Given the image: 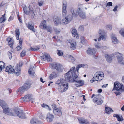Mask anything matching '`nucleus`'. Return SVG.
Segmentation results:
<instances>
[{
  "label": "nucleus",
  "instance_id": "1",
  "mask_svg": "<svg viewBox=\"0 0 124 124\" xmlns=\"http://www.w3.org/2000/svg\"><path fill=\"white\" fill-rule=\"evenodd\" d=\"M124 90V86L123 85L118 82H115L114 83V87L113 91L116 90L117 91L114 92L116 96L120 95L121 92Z\"/></svg>",
  "mask_w": 124,
  "mask_h": 124
},
{
  "label": "nucleus",
  "instance_id": "2",
  "mask_svg": "<svg viewBox=\"0 0 124 124\" xmlns=\"http://www.w3.org/2000/svg\"><path fill=\"white\" fill-rule=\"evenodd\" d=\"M0 106L3 108L4 113L9 115H14V114L12 112L11 109L8 107L6 103L4 101H0Z\"/></svg>",
  "mask_w": 124,
  "mask_h": 124
},
{
  "label": "nucleus",
  "instance_id": "3",
  "mask_svg": "<svg viewBox=\"0 0 124 124\" xmlns=\"http://www.w3.org/2000/svg\"><path fill=\"white\" fill-rule=\"evenodd\" d=\"M83 8L84 4H79L78 6V8L76 12H74V9L72 8H70V11L72 16L74 17H76L78 15L83 12L82 10Z\"/></svg>",
  "mask_w": 124,
  "mask_h": 124
},
{
  "label": "nucleus",
  "instance_id": "4",
  "mask_svg": "<svg viewBox=\"0 0 124 124\" xmlns=\"http://www.w3.org/2000/svg\"><path fill=\"white\" fill-rule=\"evenodd\" d=\"M31 84L30 82H27L23 86L20 87L18 90V93H23L26 90H27L30 88Z\"/></svg>",
  "mask_w": 124,
  "mask_h": 124
},
{
  "label": "nucleus",
  "instance_id": "5",
  "mask_svg": "<svg viewBox=\"0 0 124 124\" xmlns=\"http://www.w3.org/2000/svg\"><path fill=\"white\" fill-rule=\"evenodd\" d=\"M74 79L73 81L76 82L75 85L77 87L81 86L83 85L84 83V81L79 79V77L78 76V74H74Z\"/></svg>",
  "mask_w": 124,
  "mask_h": 124
},
{
  "label": "nucleus",
  "instance_id": "6",
  "mask_svg": "<svg viewBox=\"0 0 124 124\" xmlns=\"http://www.w3.org/2000/svg\"><path fill=\"white\" fill-rule=\"evenodd\" d=\"M73 73H70V72H68L65 75V81L73 82L74 78Z\"/></svg>",
  "mask_w": 124,
  "mask_h": 124
},
{
  "label": "nucleus",
  "instance_id": "7",
  "mask_svg": "<svg viewBox=\"0 0 124 124\" xmlns=\"http://www.w3.org/2000/svg\"><path fill=\"white\" fill-rule=\"evenodd\" d=\"M113 56H116L118 62L121 64L124 65V61L123 60V58L122 57L123 54L117 52L114 54Z\"/></svg>",
  "mask_w": 124,
  "mask_h": 124
},
{
  "label": "nucleus",
  "instance_id": "8",
  "mask_svg": "<svg viewBox=\"0 0 124 124\" xmlns=\"http://www.w3.org/2000/svg\"><path fill=\"white\" fill-rule=\"evenodd\" d=\"M68 84H67L58 86V91L60 93H62L66 91L68 88Z\"/></svg>",
  "mask_w": 124,
  "mask_h": 124
},
{
  "label": "nucleus",
  "instance_id": "9",
  "mask_svg": "<svg viewBox=\"0 0 124 124\" xmlns=\"http://www.w3.org/2000/svg\"><path fill=\"white\" fill-rule=\"evenodd\" d=\"M15 113L17 115V116L22 119H24L26 117L25 115V114L23 113V110H22L20 111L15 110Z\"/></svg>",
  "mask_w": 124,
  "mask_h": 124
},
{
  "label": "nucleus",
  "instance_id": "10",
  "mask_svg": "<svg viewBox=\"0 0 124 124\" xmlns=\"http://www.w3.org/2000/svg\"><path fill=\"white\" fill-rule=\"evenodd\" d=\"M22 64L20 63L19 64H17L16 66L15 69H14V73L16 74L17 76H18L20 74L21 71L20 67L22 66Z\"/></svg>",
  "mask_w": 124,
  "mask_h": 124
},
{
  "label": "nucleus",
  "instance_id": "11",
  "mask_svg": "<svg viewBox=\"0 0 124 124\" xmlns=\"http://www.w3.org/2000/svg\"><path fill=\"white\" fill-rule=\"evenodd\" d=\"M52 66L58 72H61L63 71V67L62 65L57 63L55 64H53Z\"/></svg>",
  "mask_w": 124,
  "mask_h": 124
},
{
  "label": "nucleus",
  "instance_id": "12",
  "mask_svg": "<svg viewBox=\"0 0 124 124\" xmlns=\"http://www.w3.org/2000/svg\"><path fill=\"white\" fill-rule=\"evenodd\" d=\"M32 95L31 94H29L21 98L22 101H27L28 100L33 101L34 99L32 98Z\"/></svg>",
  "mask_w": 124,
  "mask_h": 124
},
{
  "label": "nucleus",
  "instance_id": "13",
  "mask_svg": "<svg viewBox=\"0 0 124 124\" xmlns=\"http://www.w3.org/2000/svg\"><path fill=\"white\" fill-rule=\"evenodd\" d=\"M96 50L95 48H88L86 52L87 54L88 55H92L93 54L94 55L96 54Z\"/></svg>",
  "mask_w": 124,
  "mask_h": 124
},
{
  "label": "nucleus",
  "instance_id": "14",
  "mask_svg": "<svg viewBox=\"0 0 124 124\" xmlns=\"http://www.w3.org/2000/svg\"><path fill=\"white\" fill-rule=\"evenodd\" d=\"M70 44L71 49L74 50L75 49L76 47V42L73 40H70L68 42Z\"/></svg>",
  "mask_w": 124,
  "mask_h": 124
},
{
  "label": "nucleus",
  "instance_id": "15",
  "mask_svg": "<svg viewBox=\"0 0 124 124\" xmlns=\"http://www.w3.org/2000/svg\"><path fill=\"white\" fill-rule=\"evenodd\" d=\"M96 97L97 101H98L99 99H100L99 102L98 101L97 102V104L98 105H99L101 104L103 102V97L100 94L97 95L96 96Z\"/></svg>",
  "mask_w": 124,
  "mask_h": 124
},
{
  "label": "nucleus",
  "instance_id": "16",
  "mask_svg": "<svg viewBox=\"0 0 124 124\" xmlns=\"http://www.w3.org/2000/svg\"><path fill=\"white\" fill-rule=\"evenodd\" d=\"M54 118V116L50 113H48L47 115L46 119L47 121L51 122L53 121Z\"/></svg>",
  "mask_w": 124,
  "mask_h": 124
},
{
  "label": "nucleus",
  "instance_id": "17",
  "mask_svg": "<svg viewBox=\"0 0 124 124\" xmlns=\"http://www.w3.org/2000/svg\"><path fill=\"white\" fill-rule=\"evenodd\" d=\"M67 5L66 3L65 4L63 3L62 6V16H65L67 14L66 10V7Z\"/></svg>",
  "mask_w": 124,
  "mask_h": 124
},
{
  "label": "nucleus",
  "instance_id": "18",
  "mask_svg": "<svg viewBox=\"0 0 124 124\" xmlns=\"http://www.w3.org/2000/svg\"><path fill=\"white\" fill-rule=\"evenodd\" d=\"M78 119L80 124H89L87 121L84 118H80Z\"/></svg>",
  "mask_w": 124,
  "mask_h": 124
},
{
  "label": "nucleus",
  "instance_id": "19",
  "mask_svg": "<svg viewBox=\"0 0 124 124\" xmlns=\"http://www.w3.org/2000/svg\"><path fill=\"white\" fill-rule=\"evenodd\" d=\"M56 84L58 85H61L66 84V82L64 79H60L58 80L56 82Z\"/></svg>",
  "mask_w": 124,
  "mask_h": 124
},
{
  "label": "nucleus",
  "instance_id": "20",
  "mask_svg": "<svg viewBox=\"0 0 124 124\" xmlns=\"http://www.w3.org/2000/svg\"><path fill=\"white\" fill-rule=\"evenodd\" d=\"M35 69V68L33 67L32 68H31L29 69L28 71L30 75L32 78L34 77V76Z\"/></svg>",
  "mask_w": 124,
  "mask_h": 124
},
{
  "label": "nucleus",
  "instance_id": "21",
  "mask_svg": "<svg viewBox=\"0 0 124 124\" xmlns=\"http://www.w3.org/2000/svg\"><path fill=\"white\" fill-rule=\"evenodd\" d=\"M113 55H114V54H112L111 55H108L106 54L105 55V56L107 61L109 62H111L112 61V57H113Z\"/></svg>",
  "mask_w": 124,
  "mask_h": 124
},
{
  "label": "nucleus",
  "instance_id": "22",
  "mask_svg": "<svg viewBox=\"0 0 124 124\" xmlns=\"http://www.w3.org/2000/svg\"><path fill=\"white\" fill-rule=\"evenodd\" d=\"M5 71L8 72V73H14V69L11 66H7L6 68Z\"/></svg>",
  "mask_w": 124,
  "mask_h": 124
},
{
  "label": "nucleus",
  "instance_id": "23",
  "mask_svg": "<svg viewBox=\"0 0 124 124\" xmlns=\"http://www.w3.org/2000/svg\"><path fill=\"white\" fill-rule=\"evenodd\" d=\"M97 75L99 76L100 81L102 80L104 76V75L103 72L101 71H99L96 73Z\"/></svg>",
  "mask_w": 124,
  "mask_h": 124
},
{
  "label": "nucleus",
  "instance_id": "24",
  "mask_svg": "<svg viewBox=\"0 0 124 124\" xmlns=\"http://www.w3.org/2000/svg\"><path fill=\"white\" fill-rule=\"evenodd\" d=\"M47 26L46 21L45 20L42 21L39 25L41 28L44 29H46Z\"/></svg>",
  "mask_w": 124,
  "mask_h": 124
},
{
  "label": "nucleus",
  "instance_id": "25",
  "mask_svg": "<svg viewBox=\"0 0 124 124\" xmlns=\"http://www.w3.org/2000/svg\"><path fill=\"white\" fill-rule=\"evenodd\" d=\"M111 36L113 43L115 44H117L118 42V41L115 35L114 34H112L111 35Z\"/></svg>",
  "mask_w": 124,
  "mask_h": 124
},
{
  "label": "nucleus",
  "instance_id": "26",
  "mask_svg": "<svg viewBox=\"0 0 124 124\" xmlns=\"http://www.w3.org/2000/svg\"><path fill=\"white\" fill-rule=\"evenodd\" d=\"M29 8L30 10L29 13H30L32 17L33 18H34L35 16V11L32 8H31L30 6H29Z\"/></svg>",
  "mask_w": 124,
  "mask_h": 124
},
{
  "label": "nucleus",
  "instance_id": "27",
  "mask_svg": "<svg viewBox=\"0 0 124 124\" xmlns=\"http://www.w3.org/2000/svg\"><path fill=\"white\" fill-rule=\"evenodd\" d=\"M53 112L55 114L57 115L60 116L62 115L61 111L58 108H57L55 110H54Z\"/></svg>",
  "mask_w": 124,
  "mask_h": 124
},
{
  "label": "nucleus",
  "instance_id": "28",
  "mask_svg": "<svg viewBox=\"0 0 124 124\" xmlns=\"http://www.w3.org/2000/svg\"><path fill=\"white\" fill-rule=\"evenodd\" d=\"M98 80L100 81L99 77V76H97V74L95 73L94 74L93 77L91 80L90 81L91 83H92L94 81H98Z\"/></svg>",
  "mask_w": 124,
  "mask_h": 124
},
{
  "label": "nucleus",
  "instance_id": "29",
  "mask_svg": "<svg viewBox=\"0 0 124 124\" xmlns=\"http://www.w3.org/2000/svg\"><path fill=\"white\" fill-rule=\"evenodd\" d=\"M72 33L73 37L77 39L78 38V35L77 33V31L75 29H73L72 31Z\"/></svg>",
  "mask_w": 124,
  "mask_h": 124
},
{
  "label": "nucleus",
  "instance_id": "30",
  "mask_svg": "<svg viewBox=\"0 0 124 124\" xmlns=\"http://www.w3.org/2000/svg\"><path fill=\"white\" fill-rule=\"evenodd\" d=\"M44 55L45 56L46 60H47L49 62H51L52 61V59L50 57V56L48 53H45Z\"/></svg>",
  "mask_w": 124,
  "mask_h": 124
},
{
  "label": "nucleus",
  "instance_id": "31",
  "mask_svg": "<svg viewBox=\"0 0 124 124\" xmlns=\"http://www.w3.org/2000/svg\"><path fill=\"white\" fill-rule=\"evenodd\" d=\"M54 24L55 25L57 26L61 23V19L58 17H56L54 20Z\"/></svg>",
  "mask_w": 124,
  "mask_h": 124
},
{
  "label": "nucleus",
  "instance_id": "32",
  "mask_svg": "<svg viewBox=\"0 0 124 124\" xmlns=\"http://www.w3.org/2000/svg\"><path fill=\"white\" fill-rule=\"evenodd\" d=\"M7 40H8V44L9 46L11 48H12L13 47V43L14 41L11 38H7Z\"/></svg>",
  "mask_w": 124,
  "mask_h": 124
},
{
  "label": "nucleus",
  "instance_id": "33",
  "mask_svg": "<svg viewBox=\"0 0 124 124\" xmlns=\"http://www.w3.org/2000/svg\"><path fill=\"white\" fill-rule=\"evenodd\" d=\"M57 76V74L55 72H53L49 77V79L51 80L53 78H56Z\"/></svg>",
  "mask_w": 124,
  "mask_h": 124
},
{
  "label": "nucleus",
  "instance_id": "34",
  "mask_svg": "<svg viewBox=\"0 0 124 124\" xmlns=\"http://www.w3.org/2000/svg\"><path fill=\"white\" fill-rule=\"evenodd\" d=\"M105 110L106 113L108 114H110L113 111L112 109L109 107H106Z\"/></svg>",
  "mask_w": 124,
  "mask_h": 124
},
{
  "label": "nucleus",
  "instance_id": "35",
  "mask_svg": "<svg viewBox=\"0 0 124 124\" xmlns=\"http://www.w3.org/2000/svg\"><path fill=\"white\" fill-rule=\"evenodd\" d=\"M70 22L67 19L66 17L64 18L62 20V23L63 24H67Z\"/></svg>",
  "mask_w": 124,
  "mask_h": 124
},
{
  "label": "nucleus",
  "instance_id": "36",
  "mask_svg": "<svg viewBox=\"0 0 124 124\" xmlns=\"http://www.w3.org/2000/svg\"><path fill=\"white\" fill-rule=\"evenodd\" d=\"M5 66V63L2 62H0V72L2 70V69L4 68Z\"/></svg>",
  "mask_w": 124,
  "mask_h": 124
},
{
  "label": "nucleus",
  "instance_id": "37",
  "mask_svg": "<svg viewBox=\"0 0 124 124\" xmlns=\"http://www.w3.org/2000/svg\"><path fill=\"white\" fill-rule=\"evenodd\" d=\"M16 37L17 40H18L19 39V37L20 35L19 30L18 29H16L15 31Z\"/></svg>",
  "mask_w": 124,
  "mask_h": 124
},
{
  "label": "nucleus",
  "instance_id": "38",
  "mask_svg": "<svg viewBox=\"0 0 124 124\" xmlns=\"http://www.w3.org/2000/svg\"><path fill=\"white\" fill-rule=\"evenodd\" d=\"M80 17L82 19H85L86 18V16L85 12H83L81 13L79 15Z\"/></svg>",
  "mask_w": 124,
  "mask_h": 124
},
{
  "label": "nucleus",
  "instance_id": "39",
  "mask_svg": "<svg viewBox=\"0 0 124 124\" xmlns=\"http://www.w3.org/2000/svg\"><path fill=\"white\" fill-rule=\"evenodd\" d=\"M65 17L70 22L73 19L72 16L71 14L68 15Z\"/></svg>",
  "mask_w": 124,
  "mask_h": 124
},
{
  "label": "nucleus",
  "instance_id": "40",
  "mask_svg": "<svg viewBox=\"0 0 124 124\" xmlns=\"http://www.w3.org/2000/svg\"><path fill=\"white\" fill-rule=\"evenodd\" d=\"M41 106L42 107L44 108L49 110H51V109L49 106L46 104L44 103L42 104H41Z\"/></svg>",
  "mask_w": 124,
  "mask_h": 124
},
{
  "label": "nucleus",
  "instance_id": "41",
  "mask_svg": "<svg viewBox=\"0 0 124 124\" xmlns=\"http://www.w3.org/2000/svg\"><path fill=\"white\" fill-rule=\"evenodd\" d=\"M23 9L24 10V13L27 15H28L29 14V12L28 10H27L28 9L27 8L26 6H25L23 8Z\"/></svg>",
  "mask_w": 124,
  "mask_h": 124
},
{
  "label": "nucleus",
  "instance_id": "42",
  "mask_svg": "<svg viewBox=\"0 0 124 124\" xmlns=\"http://www.w3.org/2000/svg\"><path fill=\"white\" fill-rule=\"evenodd\" d=\"M28 28L30 30L32 31L33 32H35V31H34V26H33L31 25L30 24H28L27 26Z\"/></svg>",
  "mask_w": 124,
  "mask_h": 124
},
{
  "label": "nucleus",
  "instance_id": "43",
  "mask_svg": "<svg viewBox=\"0 0 124 124\" xmlns=\"http://www.w3.org/2000/svg\"><path fill=\"white\" fill-rule=\"evenodd\" d=\"M75 67H73L70 69V70L69 72H70V73H73V75L74 77V74H76L75 72Z\"/></svg>",
  "mask_w": 124,
  "mask_h": 124
},
{
  "label": "nucleus",
  "instance_id": "44",
  "mask_svg": "<svg viewBox=\"0 0 124 124\" xmlns=\"http://www.w3.org/2000/svg\"><path fill=\"white\" fill-rule=\"evenodd\" d=\"M36 119L35 118H33L31 120V123L32 124H38L36 123Z\"/></svg>",
  "mask_w": 124,
  "mask_h": 124
},
{
  "label": "nucleus",
  "instance_id": "45",
  "mask_svg": "<svg viewBox=\"0 0 124 124\" xmlns=\"http://www.w3.org/2000/svg\"><path fill=\"white\" fill-rule=\"evenodd\" d=\"M46 29L47 31L50 33L52 32L53 31V29L52 27H51L49 26H47Z\"/></svg>",
  "mask_w": 124,
  "mask_h": 124
},
{
  "label": "nucleus",
  "instance_id": "46",
  "mask_svg": "<svg viewBox=\"0 0 124 124\" xmlns=\"http://www.w3.org/2000/svg\"><path fill=\"white\" fill-rule=\"evenodd\" d=\"M67 58L71 59V61L73 62L75 61V59L70 55H67Z\"/></svg>",
  "mask_w": 124,
  "mask_h": 124
},
{
  "label": "nucleus",
  "instance_id": "47",
  "mask_svg": "<svg viewBox=\"0 0 124 124\" xmlns=\"http://www.w3.org/2000/svg\"><path fill=\"white\" fill-rule=\"evenodd\" d=\"M40 49V48L38 47H36L34 48H30V50L31 51H37Z\"/></svg>",
  "mask_w": 124,
  "mask_h": 124
},
{
  "label": "nucleus",
  "instance_id": "48",
  "mask_svg": "<svg viewBox=\"0 0 124 124\" xmlns=\"http://www.w3.org/2000/svg\"><path fill=\"white\" fill-rule=\"evenodd\" d=\"M116 118H117V119L118 121H123L124 120L122 116H120L118 115L117 116Z\"/></svg>",
  "mask_w": 124,
  "mask_h": 124
},
{
  "label": "nucleus",
  "instance_id": "49",
  "mask_svg": "<svg viewBox=\"0 0 124 124\" xmlns=\"http://www.w3.org/2000/svg\"><path fill=\"white\" fill-rule=\"evenodd\" d=\"M83 65L82 64H79L76 67V70L77 71L78 73V70L79 68L83 66Z\"/></svg>",
  "mask_w": 124,
  "mask_h": 124
},
{
  "label": "nucleus",
  "instance_id": "50",
  "mask_svg": "<svg viewBox=\"0 0 124 124\" xmlns=\"http://www.w3.org/2000/svg\"><path fill=\"white\" fill-rule=\"evenodd\" d=\"M119 32L121 35L124 37V29H121Z\"/></svg>",
  "mask_w": 124,
  "mask_h": 124
},
{
  "label": "nucleus",
  "instance_id": "51",
  "mask_svg": "<svg viewBox=\"0 0 124 124\" xmlns=\"http://www.w3.org/2000/svg\"><path fill=\"white\" fill-rule=\"evenodd\" d=\"M3 17H1L0 19V23L4 22L6 20L5 18Z\"/></svg>",
  "mask_w": 124,
  "mask_h": 124
},
{
  "label": "nucleus",
  "instance_id": "52",
  "mask_svg": "<svg viewBox=\"0 0 124 124\" xmlns=\"http://www.w3.org/2000/svg\"><path fill=\"white\" fill-rule=\"evenodd\" d=\"M8 55L9 57V58L11 60L12 57V53L10 51H8Z\"/></svg>",
  "mask_w": 124,
  "mask_h": 124
},
{
  "label": "nucleus",
  "instance_id": "53",
  "mask_svg": "<svg viewBox=\"0 0 124 124\" xmlns=\"http://www.w3.org/2000/svg\"><path fill=\"white\" fill-rule=\"evenodd\" d=\"M25 54L26 52L25 51L23 50L21 53L20 55L21 57H23L25 55Z\"/></svg>",
  "mask_w": 124,
  "mask_h": 124
},
{
  "label": "nucleus",
  "instance_id": "54",
  "mask_svg": "<svg viewBox=\"0 0 124 124\" xmlns=\"http://www.w3.org/2000/svg\"><path fill=\"white\" fill-rule=\"evenodd\" d=\"M78 29L79 30L81 31H83L84 30V26L83 25H81L79 27Z\"/></svg>",
  "mask_w": 124,
  "mask_h": 124
},
{
  "label": "nucleus",
  "instance_id": "55",
  "mask_svg": "<svg viewBox=\"0 0 124 124\" xmlns=\"http://www.w3.org/2000/svg\"><path fill=\"white\" fill-rule=\"evenodd\" d=\"M95 45L96 47L98 49H99L101 48V46H100L99 44L95 43Z\"/></svg>",
  "mask_w": 124,
  "mask_h": 124
},
{
  "label": "nucleus",
  "instance_id": "56",
  "mask_svg": "<svg viewBox=\"0 0 124 124\" xmlns=\"http://www.w3.org/2000/svg\"><path fill=\"white\" fill-rule=\"evenodd\" d=\"M57 54L59 56H61L62 55L63 53L61 51L59 50H57Z\"/></svg>",
  "mask_w": 124,
  "mask_h": 124
},
{
  "label": "nucleus",
  "instance_id": "57",
  "mask_svg": "<svg viewBox=\"0 0 124 124\" xmlns=\"http://www.w3.org/2000/svg\"><path fill=\"white\" fill-rule=\"evenodd\" d=\"M106 28L107 29L111 30L112 28V26L110 25H108L106 26Z\"/></svg>",
  "mask_w": 124,
  "mask_h": 124
},
{
  "label": "nucleus",
  "instance_id": "58",
  "mask_svg": "<svg viewBox=\"0 0 124 124\" xmlns=\"http://www.w3.org/2000/svg\"><path fill=\"white\" fill-rule=\"evenodd\" d=\"M112 6V3L111 2L107 3V4L106 5V7L108 6Z\"/></svg>",
  "mask_w": 124,
  "mask_h": 124
},
{
  "label": "nucleus",
  "instance_id": "59",
  "mask_svg": "<svg viewBox=\"0 0 124 124\" xmlns=\"http://www.w3.org/2000/svg\"><path fill=\"white\" fill-rule=\"evenodd\" d=\"M22 46H20L19 45L16 48V50L17 51L20 50L22 49Z\"/></svg>",
  "mask_w": 124,
  "mask_h": 124
},
{
  "label": "nucleus",
  "instance_id": "60",
  "mask_svg": "<svg viewBox=\"0 0 124 124\" xmlns=\"http://www.w3.org/2000/svg\"><path fill=\"white\" fill-rule=\"evenodd\" d=\"M55 31L57 34H59L60 32V30H58L56 29H54Z\"/></svg>",
  "mask_w": 124,
  "mask_h": 124
},
{
  "label": "nucleus",
  "instance_id": "61",
  "mask_svg": "<svg viewBox=\"0 0 124 124\" xmlns=\"http://www.w3.org/2000/svg\"><path fill=\"white\" fill-rule=\"evenodd\" d=\"M52 108L53 109V110H55V109H56L57 108L55 104H53L52 105Z\"/></svg>",
  "mask_w": 124,
  "mask_h": 124
},
{
  "label": "nucleus",
  "instance_id": "62",
  "mask_svg": "<svg viewBox=\"0 0 124 124\" xmlns=\"http://www.w3.org/2000/svg\"><path fill=\"white\" fill-rule=\"evenodd\" d=\"M14 18V17L13 15H11L8 19V21H10L12 20Z\"/></svg>",
  "mask_w": 124,
  "mask_h": 124
},
{
  "label": "nucleus",
  "instance_id": "63",
  "mask_svg": "<svg viewBox=\"0 0 124 124\" xmlns=\"http://www.w3.org/2000/svg\"><path fill=\"white\" fill-rule=\"evenodd\" d=\"M22 39H20L19 42V45L20 46H22Z\"/></svg>",
  "mask_w": 124,
  "mask_h": 124
},
{
  "label": "nucleus",
  "instance_id": "64",
  "mask_svg": "<svg viewBox=\"0 0 124 124\" xmlns=\"http://www.w3.org/2000/svg\"><path fill=\"white\" fill-rule=\"evenodd\" d=\"M36 124H42L41 122L40 121L38 120L37 119H36Z\"/></svg>",
  "mask_w": 124,
  "mask_h": 124
}]
</instances>
